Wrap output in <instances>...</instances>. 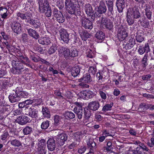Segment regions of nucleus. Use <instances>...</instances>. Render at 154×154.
<instances>
[{"label": "nucleus", "instance_id": "nucleus-1", "mask_svg": "<svg viewBox=\"0 0 154 154\" xmlns=\"http://www.w3.org/2000/svg\"><path fill=\"white\" fill-rule=\"evenodd\" d=\"M13 67L11 69V72L15 74H20L25 73L26 70L24 68L22 63L19 60H13L11 61Z\"/></svg>", "mask_w": 154, "mask_h": 154}, {"label": "nucleus", "instance_id": "nucleus-2", "mask_svg": "<svg viewBox=\"0 0 154 154\" xmlns=\"http://www.w3.org/2000/svg\"><path fill=\"white\" fill-rule=\"evenodd\" d=\"M56 133L59 134L56 137L57 142L59 145L61 146L64 145L65 142L67 140L68 135L64 133H60L59 130H56Z\"/></svg>", "mask_w": 154, "mask_h": 154}, {"label": "nucleus", "instance_id": "nucleus-3", "mask_svg": "<svg viewBox=\"0 0 154 154\" xmlns=\"http://www.w3.org/2000/svg\"><path fill=\"white\" fill-rule=\"evenodd\" d=\"M65 6L67 12L69 14H74L75 15H80L81 12L79 11V9H76L75 7L73 5H70L68 2H65Z\"/></svg>", "mask_w": 154, "mask_h": 154}, {"label": "nucleus", "instance_id": "nucleus-4", "mask_svg": "<svg viewBox=\"0 0 154 154\" xmlns=\"http://www.w3.org/2000/svg\"><path fill=\"white\" fill-rule=\"evenodd\" d=\"M118 37L120 41L124 40L128 36V34L126 29L122 26H119L118 28Z\"/></svg>", "mask_w": 154, "mask_h": 154}, {"label": "nucleus", "instance_id": "nucleus-5", "mask_svg": "<svg viewBox=\"0 0 154 154\" xmlns=\"http://www.w3.org/2000/svg\"><path fill=\"white\" fill-rule=\"evenodd\" d=\"M59 54L66 60L69 59L71 58L70 51L69 49L67 48L60 47L59 49Z\"/></svg>", "mask_w": 154, "mask_h": 154}, {"label": "nucleus", "instance_id": "nucleus-6", "mask_svg": "<svg viewBox=\"0 0 154 154\" xmlns=\"http://www.w3.org/2000/svg\"><path fill=\"white\" fill-rule=\"evenodd\" d=\"M144 147L145 149H143L141 147L138 146L132 152L134 154H149L150 150L145 145Z\"/></svg>", "mask_w": 154, "mask_h": 154}, {"label": "nucleus", "instance_id": "nucleus-7", "mask_svg": "<svg viewBox=\"0 0 154 154\" xmlns=\"http://www.w3.org/2000/svg\"><path fill=\"white\" fill-rule=\"evenodd\" d=\"M54 16L57 19V21L60 23L64 21V18L60 11H59L57 8H54L53 11Z\"/></svg>", "mask_w": 154, "mask_h": 154}, {"label": "nucleus", "instance_id": "nucleus-8", "mask_svg": "<svg viewBox=\"0 0 154 154\" xmlns=\"http://www.w3.org/2000/svg\"><path fill=\"white\" fill-rule=\"evenodd\" d=\"M101 23L105 25L106 28L111 30L113 28V25L112 21L106 17H102L100 21Z\"/></svg>", "mask_w": 154, "mask_h": 154}, {"label": "nucleus", "instance_id": "nucleus-9", "mask_svg": "<svg viewBox=\"0 0 154 154\" xmlns=\"http://www.w3.org/2000/svg\"><path fill=\"white\" fill-rule=\"evenodd\" d=\"M60 34L61 40L64 43L67 44L69 40V34L65 29H62L60 30Z\"/></svg>", "mask_w": 154, "mask_h": 154}, {"label": "nucleus", "instance_id": "nucleus-10", "mask_svg": "<svg viewBox=\"0 0 154 154\" xmlns=\"http://www.w3.org/2000/svg\"><path fill=\"white\" fill-rule=\"evenodd\" d=\"M128 13V14L131 15L134 19L138 18L140 16V13L138 9L136 7L129 9Z\"/></svg>", "mask_w": 154, "mask_h": 154}, {"label": "nucleus", "instance_id": "nucleus-11", "mask_svg": "<svg viewBox=\"0 0 154 154\" xmlns=\"http://www.w3.org/2000/svg\"><path fill=\"white\" fill-rule=\"evenodd\" d=\"M26 110V115L32 118H36L38 116V111L34 108L33 106H32L29 108L28 107Z\"/></svg>", "mask_w": 154, "mask_h": 154}, {"label": "nucleus", "instance_id": "nucleus-12", "mask_svg": "<svg viewBox=\"0 0 154 154\" xmlns=\"http://www.w3.org/2000/svg\"><path fill=\"white\" fill-rule=\"evenodd\" d=\"M38 4V10L40 13L42 12L45 9L50 7L48 2L47 0H45L43 2L42 0H39Z\"/></svg>", "mask_w": 154, "mask_h": 154}, {"label": "nucleus", "instance_id": "nucleus-13", "mask_svg": "<svg viewBox=\"0 0 154 154\" xmlns=\"http://www.w3.org/2000/svg\"><path fill=\"white\" fill-rule=\"evenodd\" d=\"M11 26L12 30L14 32L17 34H19L20 33L21 26L20 23L14 21L11 23Z\"/></svg>", "mask_w": 154, "mask_h": 154}, {"label": "nucleus", "instance_id": "nucleus-14", "mask_svg": "<svg viewBox=\"0 0 154 154\" xmlns=\"http://www.w3.org/2000/svg\"><path fill=\"white\" fill-rule=\"evenodd\" d=\"M81 23L82 26L86 29H91L93 27L92 22L87 18L82 19Z\"/></svg>", "mask_w": 154, "mask_h": 154}, {"label": "nucleus", "instance_id": "nucleus-15", "mask_svg": "<svg viewBox=\"0 0 154 154\" xmlns=\"http://www.w3.org/2000/svg\"><path fill=\"white\" fill-rule=\"evenodd\" d=\"M17 92V90L15 91H14V92L9 95V99L10 102L11 103L18 102L20 100V99L18 96Z\"/></svg>", "mask_w": 154, "mask_h": 154}, {"label": "nucleus", "instance_id": "nucleus-16", "mask_svg": "<svg viewBox=\"0 0 154 154\" xmlns=\"http://www.w3.org/2000/svg\"><path fill=\"white\" fill-rule=\"evenodd\" d=\"M48 149L51 151L54 150L56 148L55 140L53 138H50L47 142Z\"/></svg>", "mask_w": 154, "mask_h": 154}, {"label": "nucleus", "instance_id": "nucleus-17", "mask_svg": "<svg viewBox=\"0 0 154 154\" xmlns=\"http://www.w3.org/2000/svg\"><path fill=\"white\" fill-rule=\"evenodd\" d=\"M17 121L19 124L23 125L29 122L30 120L28 117L25 116H20L18 117Z\"/></svg>", "mask_w": 154, "mask_h": 154}, {"label": "nucleus", "instance_id": "nucleus-18", "mask_svg": "<svg viewBox=\"0 0 154 154\" xmlns=\"http://www.w3.org/2000/svg\"><path fill=\"white\" fill-rule=\"evenodd\" d=\"M100 106V103L97 101H94L90 102L88 107L90 109L94 111L97 110Z\"/></svg>", "mask_w": 154, "mask_h": 154}, {"label": "nucleus", "instance_id": "nucleus-19", "mask_svg": "<svg viewBox=\"0 0 154 154\" xmlns=\"http://www.w3.org/2000/svg\"><path fill=\"white\" fill-rule=\"evenodd\" d=\"M74 112L76 114L78 118L81 119L83 116L84 113V109L82 107L78 108L75 107L73 109Z\"/></svg>", "mask_w": 154, "mask_h": 154}, {"label": "nucleus", "instance_id": "nucleus-20", "mask_svg": "<svg viewBox=\"0 0 154 154\" xmlns=\"http://www.w3.org/2000/svg\"><path fill=\"white\" fill-rule=\"evenodd\" d=\"M116 4L119 12V13L122 12L123 9L125 7V0H117Z\"/></svg>", "mask_w": 154, "mask_h": 154}, {"label": "nucleus", "instance_id": "nucleus-21", "mask_svg": "<svg viewBox=\"0 0 154 154\" xmlns=\"http://www.w3.org/2000/svg\"><path fill=\"white\" fill-rule=\"evenodd\" d=\"M87 145L88 147L90 148V151L88 153H93L94 149L96 146V144L94 140L91 139H89L87 142Z\"/></svg>", "mask_w": 154, "mask_h": 154}, {"label": "nucleus", "instance_id": "nucleus-22", "mask_svg": "<svg viewBox=\"0 0 154 154\" xmlns=\"http://www.w3.org/2000/svg\"><path fill=\"white\" fill-rule=\"evenodd\" d=\"M106 10L107 8L105 3L103 2H100L97 11L102 14L105 13Z\"/></svg>", "mask_w": 154, "mask_h": 154}, {"label": "nucleus", "instance_id": "nucleus-23", "mask_svg": "<svg viewBox=\"0 0 154 154\" xmlns=\"http://www.w3.org/2000/svg\"><path fill=\"white\" fill-rule=\"evenodd\" d=\"M144 32L141 30H139L137 33L136 39L137 41L139 42H141L144 40Z\"/></svg>", "mask_w": 154, "mask_h": 154}, {"label": "nucleus", "instance_id": "nucleus-24", "mask_svg": "<svg viewBox=\"0 0 154 154\" xmlns=\"http://www.w3.org/2000/svg\"><path fill=\"white\" fill-rule=\"evenodd\" d=\"M80 69L81 67L78 66L73 67L71 71L72 75L74 77L78 75L80 72Z\"/></svg>", "mask_w": 154, "mask_h": 154}, {"label": "nucleus", "instance_id": "nucleus-25", "mask_svg": "<svg viewBox=\"0 0 154 154\" xmlns=\"http://www.w3.org/2000/svg\"><path fill=\"white\" fill-rule=\"evenodd\" d=\"M38 42L43 45H48L51 43L50 38L48 37H41L38 39Z\"/></svg>", "mask_w": 154, "mask_h": 154}, {"label": "nucleus", "instance_id": "nucleus-26", "mask_svg": "<svg viewBox=\"0 0 154 154\" xmlns=\"http://www.w3.org/2000/svg\"><path fill=\"white\" fill-rule=\"evenodd\" d=\"M28 23L35 28H38L41 25L40 21L38 19L33 20L31 19L29 20Z\"/></svg>", "mask_w": 154, "mask_h": 154}, {"label": "nucleus", "instance_id": "nucleus-27", "mask_svg": "<svg viewBox=\"0 0 154 154\" xmlns=\"http://www.w3.org/2000/svg\"><path fill=\"white\" fill-rule=\"evenodd\" d=\"M85 7L86 14L90 16H91L93 13L91 5L89 4H87L85 5Z\"/></svg>", "mask_w": 154, "mask_h": 154}, {"label": "nucleus", "instance_id": "nucleus-28", "mask_svg": "<svg viewBox=\"0 0 154 154\" xmlns=\"http://www.w3.org/2000/svg\"><path fill=\"white\" fill-rule=\"evenodd\" d=\"M29 35L33 38L37 39L39 37L38 34L34 30L32 29H27Z\"/></svg>", "mask_w": 154, "mask_h": 154}, {"label": "nucleus", "instance_id": "nucleus-29", "mask_svg": "<svg viewBox=\"0 0 154 154\" xmlns=\"http://www.w3.org/2000/svg\"><path fill=\"white\" fill-rule=\"evenodd\" d=\"M135 39L132 38H130L128 42L125 45V48L127 50L131 49L135 44Z\"/></svg>", "mask_w": 154, "mask_h": 154}, {"label": "nucleus", "instance_id": "nucleus-30", "mask_svg": "<svg viewBox=\"0 0 154 154\" xmlns=\"http://www.w3.org/2000/svg\"><path fill=\"white\" fill-rule=\"evenodd\" d=\"M11 145L15 147H19L22 145L21 142L18 140L17 139H11L9 141Z\"/></svg>", "mask_w": 154, "mask_h": 154}, {"label": "nucleus", "instance_id": "nucleus-31", "mask_svg": "<svg viewBox=\"0 0 154 154\" xmlns=\"http://www.w3.org/2000/svg\"><path fill=\"white\" fill-rule=\"evenodd\" d=\"M64 116L67 119H72L75 117V114L71 111H66L64 113Z\"/></svg>", "mask_w": 154, "mask_h": 154}, {"label": "nucleus", "instance_id": "nucleus-32", "mask_svg": "<svg viewBox=\"0 0 154 154\" xmlns=\"http://www.w3.org/2000/svg\"><path fill=\"white\" fill-rule=\"evenodd\" d=\"M148 109V104L144 103H140L138 108L140 111L144 112Z\"/></svg>", "mask_w": 154, "mask_h": 154}, {"label": "nucleus", "instance_id": "nucleus-33", "mask_svg": "<svg viewBox=\"0 0 154 154\" xmlns=\"http://www.w3.org/2000/svg\"><path fill=\"white\" fill-rule=\"evenodd\" d=\"M145 10L146 15L148 19L149 20L151 19L152 14L151 9L149 7L146 6Z\"/></svg>", "mask_w": 154, "mask_h": 154}, {"label": "nucleus", "instance_id": "nucleus-34", "mask_svg": "<svg viewBox=\"0 0 154 154\" xmlns=\"http://www.w3.org/2000/svg\"><path fill=\"white\" fill-rule=\"evenodd\" d=\"M32 128L31 127L27 126L23 129V132L24 135H27L30 134L32 131Z\"/></svg>", "mask_w": 154, "mask_h": 154}, {"label": "nucleus", "instance_id": "nucleus-35", "mask_svg": "<svg viewBox=\"0 0 154 154\" xmlns=\"http://www.w3.org/2000/svg\"><path fill=\"white\" fill-rule=\"evenodd\" d=\"M42 112L43 115L44 117L48 118H50V117L51 115L50 112L47 108L46 107L45 108L43 107Z\"/></svg>", "mask_w": 154, "mask_h": 154}, {"label": "nucleus", "instance_id": "nucleus-36", "mask_svg": "<svg viewBox=\"0 0 154 154\" xmlns=\"http://www.w3.org/2000/svg\"><path fill=\"white\" fill-rule=\"evenodd\" d=\"M95 36L97 39L101 40H103L105 38L104 34L100 31H97L95 35Z\"/></svg>", "mask_w": 154, "mask_h": 154}, {"label": "nucleus", "instance_id": "nucleus-37", "mask_svg": "<svg viewBox=\"0 0 154 154\" xmlns=\"http://www.w3.org/2000/svg\"><path fill=\"white\" fill-rule=\"evenodd\" d=\"M17 93L18 96L20 99L22 98H26L28 95V94L27 92L24 91H17Z\"/></svg>", "mask_w": 154, "mask_h": 154}, {"label": "nucleus", "instance_id": "nucleus-38", "mask_svg": "<svg viewBox=\"0 0 154 154\" xmlns=\"http://www.w3.org/2000/svg\"><path fill=\"white\" fill-rule=\"evenodd\" d=\"M84 118H90L91 115L90 110L87 108H85L84 109Z\"/></svg>", "mask_w": 154, "mask_h": 154}, {"label": "nucleus", "instance_id": "nucleus-39", "mask_svg": "<svg viewBox=\"0 0 154 154\" xmlns=\"http://www.w3.org/2000/svg\"><path fill=\"white\" fill-rule=\"evenodd\" d=\"M57 49V46L54 45L50 47L48 51V53L49 54H51L54 53Z\"/></svg>", "mask_w": 154, "mask_h": 154}, {"label": "nucleus", "instance_id": "nucleus-40", "mask_svg": "<svg viewBox=\"0 0 154 154\" xmlns=\"http://www.w3.org/2000/svg\"><path fill=\"white\" fill-rule=\"evenodd\" d=\"M62 118L57 115H55L54 116V124L55 125L57 126L60 123Z\"/></svg>", "mask_w": 154, "mask_h": 154}, {"label": "nucleus", "instance_id": "nucleus-41", "mask_svg": "<svg viewBox=\"0 0 154 154\" xmlns=\"http://www.w3.org/2000/svg\"><path fill=\"white\" fill-rule=\"evenodd\" d=\"M42 13H44L46 17H50L52 14V11L51 7L50 6L47 8L45 9V10H44V11H42Z\"/></svg>", "mask_w": 154, "mask_h": 154}, {"label": "nucleus", "instance_id": "nucleus-42", "mask_svg": "<svg viewBox=\"0 0 154 154\" xmlns=\"http://www.w3.org/2000/svg\"><path fill=\"white\" fill-rule=\"evenodd\" d=\"M50 121L48 120H46L43 121L41 125V128L42 129H47L49 126Z\"/></svg>", "mask_w": 154, "mask_h": 154}, {"label": "nucleus", "instance_id": "nucleus-43", "mask_svg": "<svg viewBox=\"0 0 154 154\" xmlns=\"http://www.w3.org/2000/svg\"><path fill=\"white\" fill-rule=\"evenodd\" d=\"M106 4L108 6V8L109 11L111 13L113 14V1L107 2Z\"/></svg>", "mask_w": 154, "mask_h": 154}, {"label": "nucleus", "instance_id": "nucleus-44", "mask_svg": "<svg viewBox=\"0 0 154 154\" xmlns=\"http://www.w3.org/2000/svg\"><path fill=\"white\" fill-rule=\"evenodd\" d=\"M79 139L78 140L77 138H76V140H75V141L73 142L71 144H70L69 146V148L70 149H73L74 147H76L78 145H79Z\"/></svg>", "mask_w": 154, "mask_h": 154}, {"label": "nucleus", "instance_id": "nucleus-45", "mask_svg": "<svg viewBox=\"0 0 154 154\" xmlns=\"http://www.w3.org/2000/svg\"><path fill=\"white\" fill-rule=\"evenodd\" d=\"M113 105V103H111L110 104H106L103 106L102 109V110L104 112H106L109 110H110Z\"/></svg>", "mask_w": 154, "mask_h": 154}, {"label": "nucleus", "instance_id": "nucleus-46", "mask_svg": "<svg viewBox=\"0 0 154 154\" xmlns=\"http://www.w3.org/2000/svg\"><path fill=\"white\" fill-rule=\"evenodd\" d=\"M83 79L85 83L90 82L92 81V78L89 73L86 74V75L84 76Z\"/></svg>", "mask_w": 154, "mask_h": 154}, {"label": "nucleus", "instance_id": "nucleus-47", "mask_svg": "<svg viewBox=\"0 0 154 154\" xmlns=\"http://www.w3.org/2000/svg\"><path fill=\"white\" fill-rule=\"evenodd\" d=\"M24 20L26 22L28 23L29 20L32 19V14L30 12H27L24 14Z\"/></svg>", "mask_w": 154, "mask_h": 154}, {"label": "nucleus", "instance_id": "nucleus-48", "mask_svg": "<svg viewBox=\"0 0 154 154\" xmlns=\"http://www.w3.org/2000/svg\"><path fill=\"white\" fill-rule=\"evenodd\" d=\"M38 148H46V142L45 141L44 139H41L40 140L38 143Z\"/></svg>", "mask_w": 154, "mask_h": 154}, {"label": "nucleus", "instance_id": "nucleus-49", "mask_svg": "<svg viewBox=\"0 0 154 154\" xmlns=\"http://www.w3.org/2000/svg\"><path fill=\"white\" fill-rule=\"evenodd\" d=\"M101 14L99 12L97 11L95 12L94 14H92L91 15L92 17H94V19H96V20L98 21H99L100 20L99 19L100 17L101 18V17L103 16H102L101 15Z\"/></svg>", "mask_w": 154, "mask_h": 154}, {"label": "nucleus", "instance_id": "nucleus-50", "mask_svg": "<svg viewBox=\"0 0 154 154\" xmlns=\"http://www.w3.org/2000/svg\"><path fill=\"white\" fill-rule=\"evenodd\" d=\"M79 82H81L79 84V86H82L83 88H88L89 87V85L84 83L85 82L83 79V78L79 79Z\"/></svg>", "mask_w": 154, "mask_h": 154}, {"label": "nucleus", "instance_id": "nucleus-51", "mask_svg": "<svg viewBox=\"0 0 154 154\" xmlns=\"http://www.w3.org/2000/svg\"><path fill=\"white\" fill-rule=\"evenodd\" d=\"M99 93L101 98L103 100H105L106 98V92L103 91L101 90H99Z\"/></svg>", "mask_w": 154, "mask_h": 154}, {"label": "nucleus", "instance_id": "nucleus-52", "mask_svg": "<svg viewBox=\"0 0 154 154\" xmlns=\"http://www.w3.org/2000/svg\"><path fill=\"white\" fill-rule=\"evenodd\" d=\"M86 91H82L79 93L78 95L81 98L85 99H87Z\"/></svg>", "mask_w": 154, "mask_h": 154}, {"label": "nucleus", "instance_id": "nucleus-53", "mask_svg": "<svg viewBox=\"0 0 154 154\" xmlns=\"http://www.w3.org/2000/svg\"><path fill=\"white\" fill-rule=\"evenodd\" d=\"M9 136L8 132L7 131H5L1 135V139L2 140H5Z\"/></svg>", "mask_w": 154, "mask_h": 154}, {"label": "nucleus", "instance_id": "nucleus-54", "mask_svg": "<svg viewBox=\"0 0 154 154\" xmlns=\"http://www.w3.org/2000/svg\"><path fill=\"white\" fill-rule=\"evenodd\" d=\"M47 151L46 148H38V154H45Z\"/></svg>", "mask_w": 154, "mask_h": 154}, {"label": "nucleus", "instance_id": "nucleus-55", "mask_svg": "<svg viewBox=\"0 0 154 154\" xmlns=\"http://www.w3.org/2000/svg\"><path fill=\"white\" fill-rule=\"evenodd\" d=\"M94 95V93L93 92L90 91H87L86 93V98L87 99L88 98H93Z\"/></svg>", "mask_w": 154, "mask_h": 154}, {"label": "nucleus", "instance_id": "nucleus-56", "mask_svg": "<svg viewBox=\"0 0 154 154\" xmlns=\"http://www.w3.org/2000/svg\"><path fill=\"white\" fill-rule=\"evenodd\" d=\"M127 22L128 23V24L129 25H132L134 24V20L131 18L130 17V15L129 14H127Z\"/></svg>", "mask_w": 154, "mask_h": 154}, {"label": "nucleus", "instance_id": "nucleus-57", "mask_svg": "<svg viewBox=\"0 0 154 154\" xmlns=\"http://www.w3.org/2000/svg\"><path fill=\"white\" fill-rule=\"evenodd\" d=\"M67 2L70 3V5H73L74 6L77 5L79 3L78 0H65V2Z\"/></svg>", "mask_w": 154, "mask_h": 154}, {"label": "nucleus", "instance_id": "nucleus-58", "mask_svg": "<svg viewBox=\"0 0 154 154\" xmlns=\"http://www.w3.org/2000/svg\"><path fill=\"white\" fill-rule=\"evenodd\" d=\"M97 69L96 66H91L90 67L89 69V72L90 73H91L93 75H94Z\"/></svg>", "mask_w": 154, "mask_h": 154}, {"label": "nucleus", "instance_id": "nucleus-59", "mask_svg": "<svg viewBox=\"0 0 154 154\" xmlns=\"http://www.w3.org/2000/svg\"><path fill=\"white\" fill-rule=\"evenodd\" d=\"M21 63H22V64H24L27 66H30L29 63H30V60L28 58L26 57H25Z\"/></svg>", "mask_w": 154, "mask_h": 154}, {"label": "nucleus", "instance_id": "nucleus-60", "mask_svg": "<svg viewBox=\"0 0 154 154\" xmlns=\"http://www.w3.org/2000/svg\"><path fill=\"white\" fill-rule=\"evenodd\" d=\"M86 149V147L84 146H81L78 149V152L79 153L82 154L84 153Z\"/></svg>", "mask_w": 154, "mask_h": 154}, {"label": "nucleus", "instance_id": "nucleus-61", "mask_svg": "<svg viewBox=\"0 0 154 154\" xmlns=\"http://www.w3.org/2000/svg\"><path fill=\"white\" fill-rule=\"evenodd\" d=\"M8 7H0V15L2 14L3 13L7 11H8V9L9 8V6Z\"/></svg>", "mask_w": 154, "mask_h": 154}, {"label": "nucleus", "instance_id": "nucleus-62", "mask_svg": "<svg viewBox=\"0 0 154 154\" xmlns=\"http://www.w3.org/2000/svg\"><path fill=\"white\" fill-rule=\"evenodd\" d=\"M139 22H140V24L143 27L146 28L149 25V23L146 22V21H141L140 20H139Z\"/></svg>", "mask_w": 154, "mask_h": 154}, {"label": "nucleus", "instance_id": "nucleus-63", "mask_svg": "<svg viewBox=\"0 0 154 154\" xmlns=\"http://www.w3.org/2000/svg\"><path fill=\"white\" fill-rule=\"evenodd\" d=\"M107 147L106 148V150L107 151H110L113 149V146L111 142H108L107 143Z\"/></svg>", "mask_w": 154, "mask_h": 154}, {"label": "nucleus", "instance_id": "nucleus-64", "mask_svg": "<svg viewBox=\"0 0 154 154\" xmlns=\"http://www.w3.org/2000/svg\"><path fill=\"white\" fill-rule=\"evenodd\" d=\"M138 52L140 55H142L145 52L144 48L143 46L140 45L139 46L138 50Z\"/></svg>", "mask_w": 154, "mask_h": 154}]
</instances>
